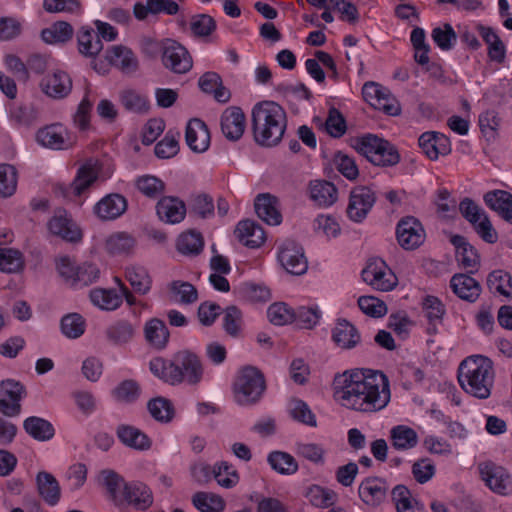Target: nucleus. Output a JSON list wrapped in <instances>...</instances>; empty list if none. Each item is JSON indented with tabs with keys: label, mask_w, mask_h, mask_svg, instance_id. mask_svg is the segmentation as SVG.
<instances>
[{
	"label": "nucleus",
	"mask_w": 512,
	"mask_h": 512,
	"mask_svg": "<svg viewBox=\"0 0 512 512\" xmlns=\"http://www.w3.org/2000/svg\"><path fill=\"white\" fill-rule=\"evenodd\" d=\"M116 433L120 442L131 449L147 451L152 446L151 439L137 427L122 424L118 426Z\"/></svg>",
	"instance_id": "nucleus-29"
},
{
	"label": "nucleus",
	"mask_w": 512,
	"mask_h": 512,
	"mask_svg": "<svg viewBox=\"0 0 512 512\" xmlns=\"http://www.w3.org/2000/svg\"><path fill=\"white\" fill-rule=\"evenodd\" d=\"M332 339L338 347L352 349L360 342V335L350 322L341 319L333 329Z\"/></svg>",
	"instance_id": "nucleus-40"
},
{
	"label": "nucleus",
	"mask_w": 512,
	"mask_h": 512,
	"mask_svg": "<svg viewBox=\"0 0 512 512\" xmlns=\"http://www.w3.org/2000/svg\"><path fill=\"white\" fill-rule=\"evenodd\" d=\"M362 96L371 107L388 115L396 116L401 112L400 104L390 90L377 82H366L362 87Z\"/></svg>",
	"instance_id": "nucleus-9"
},
{
	"label": "nucleus",
	"mask_w": 512,
	"mask_h": 512,
	"mask_svg": "<svg viewBox=\"0 0 512 512\" xmlns=\"http://www.w3.org/2000/svg\"><path fill=\"white\" fill-rule=\"evenodd\" d=\"M185 140L193 152H205L210 146V133L206 124L200 119L190 120L186 126Z\"/></svg>",
	"instance_id": "nucleus-26"
},
{
	"label": "nucleus",
	"mask_w": 512,
	"mask_h": 512,
	"mask_svg": "<svg viewBox=\"0 0 512 512\" xmlns=\"http://www.w3.org/2000/svg\"><path fill=\"white\" fill-rule=\"evenodd\" d=\"M148 411L150 415L159 422H170L174 417V407L172 403L165 398L158 397L148 402Z\"/></svg>",
	"instance_id": "nucleus-64"
},
{
	"label": "nucleus",
	"mask_w": 512,
	"mask_h": 512,
	"mask_svg": "<svg viewBox=\"0 0 512 512\" xmlns=\"http://www.w3.org/2000/svg\"><path fill=\"white\" fill-rule=\"evenodd\" d=\"M40 87L46 96L53 99H63L72 90V80L67 72L56 69L43 77Z\"/></svg>",
	"instance_id": "nucleus-21"
},
{
	"label": "nucleus",
	"mask_w": 512,
	"mask_h": 512,
	"mask_svg": "<svg viewBox=\"0 0 512 512\" xmlns=\"http://www.w3.org/2000/svg\"><path fill=\"white\" fill-rule=\"evenodd\" d=\"M154 501L153 492L150 487L141 481H131L124 486L120 503H126L136 510L145 511L149 509Z\"/></svg>",
	"instance_id": "nucleus-19"
},
{
	"label": "nucleus",
	"mask_w": 512,
	"mask_h": 512,
	"mask_svg": "<svg viewBox=\"0 0 512 512\" xmlns=\"http://www.w3.org/2000/svg\"><path fill=\"white\" fill-rule=\"evenodd\" d=\"M450 287L459 298L474 302L481 293L480 284L467 274H455L450 280Z\"/></svg>",
	"instance_id": "nucleus-33"
},
{
	"label": "nucleus",
	"mask_w": 512,
	"mask_h": 512,
	"mask_svg": "<svg viewBox=\"0 0 512 512\" xmlns=\"http://www.w3.org/2000/svg\"><path fill=\"white\" fill-rule=\"evenodd\" d=\"M24 386L16 380L6 379L0 382V412L13 417L21 411V400L25 396Z\"/></svg>",
	"instance_id": "nucleus-16"
},
{
	"label": "nucleus",
	"mask_w": 512,
	"mask_h": 512,
	"mask_svg": "<svg viewBox=\"0 0 512 512\" xmlns=\"http://www.w3.org/2000/svg\"><path fill=\"white\" fill-rule=\"evenodd\" d=\"M481 479L494 493L507 495L512 491L511 478L507 470L491 461L478 465Z\"/></svg>",
	"instance_id": "nucleus-14"
},
{
	"label": "nucleus",
	"mask_w": 512,
	"mask_h": 512,
	"mask_svg": "<svg viewBox=\"0 0 512 512\" xmlns=\"http://www.w3.org/2000/svg\"><path fill=\"white\" fill-rule=\"evenodd\" d=\"M168 294L172 301L180 304H191L198 298L196 288L189 282L180 280L168 284Z\"/></svg>",
	"instance_id": "nucleus-47"
},
{
	"label": "nucleus",
	"mask_w": 512,
	"mask_h": 512,
	"mask_svg": "<svg viewBox=\"0 0 512 512\" xmlns=\"http://www.w3.org/2000/svg\"><path fill=\"white\" fill-rule=\"evenodd\" d=\"M389 486L379 477H367L361 481L358 487L360 499L368 506L376 507L387 497Z\"/></svg>",
	"instance_id": "nucleus-23"
},
{
	"label": "nucleus",
	"mask_w": 512,
	"mask_h": 512,
	"mask_svg": "<svg viewBox=\"0 0 512 512\" xmlns=\"http://www.w3.org/2000/svg\"><path fill=\"white\" fill-rule=\"evenodd\" d=\"M495 371L491 359L483 355H471L458 367V382L467 394L477 399L490 397L494 386Z\"/></svg>",
	"instance_id": "nucleus-3"
},
{
	"label": "nucleus",
	"mask_w": 512,
	"mask_h": 512,
	"mask_svg": "<svg viewBox=\"0 0 512 512\" xmlns=\"http://www.w3.org/2000/svg\"><path fill=\"white\" fill-rule=\"evenodd\" d=\"M150 371L154 376L163 380L171 385L175 384L176 377V365L175 356L171 361L165 360L161 357L153 358L149 364Z\"/></svg>",
	"instance_id": "nucleus-57"
},
{
	"label": "nucleus",
	"mask_w": 512,
	"mask_h": 512,
	"mask_svg": "<svg viewBox=\"0 0 512 512\" xmlns=\"http://www.w3.org/2000/svg\"><path fill=\"white\" fill-rule=\"evenodd\" d=\"M419 146L431 160L447 155L451 151L449 139L442 133L425 132L419 137Z\"/></svg>",
	"instance_id": "nucleus-27"
},
{
	"label": "nucleus",
	"mask_w": 512,
	"mask_h": 512,
	"mask_svg": "<svg viewBox=\"0 0 512 512\" xmlns=\"http://www.w3.org/2000/svg\"><path fill=\"white\" fill-rule=\"evenodd\" d=\"M61 332L69 339H77L82 336L86 329V321L78 313H70L61 319Z\"/></svg>",
	"instance_id": "nucleus-60"
},
{
	"label": "nucleus",
	"mask_w": 512,
	"mask_h": 512,
	"mask_svg": "<svg viewBox=\"0 0 512 512\" xmlns=\"http://www.w3.org/2000/svg\"><path fill=\"white\" fill-rule=\"evenodd\" d=\"M144 337L148 344L158 350L164 349L169 341V331L165 323L158 318H151L144 324Z\"/></svg>",
	"instance_id": "nucleus-35"
},
{
	"label": "nucleus",
	"mask_w": 512,
	"mask_h": 512,
	"mask_svg": "<svg viewBox=\"0 0 512 512\" xmlns=\"http://www.w3.org/2000/svg\"><path fill=\"white\" fill-rule=\"evenodd\" d=\"M176 379L175 384L186 383L198 385L204 378L203 365L198 356L188 350L175 354Z\"/></svg>",
	"instance_id": "nucleus-10"
},
{
	"label": "nucleus",
	"mask_w": 512,
	"mask_h": 512,
	"mask_svg": "<svg viewBox=\"0 0 512 512\" xmlns=\"http://www.w3.org/2000/svg\"><path fill=\"white\" fill-rule=\"evenodd\" d=\"M234 233L238 241L249 248L260 247L266 239L262 227L251 220L240 221Z\"/></svg>",
	"instance_id": "nucleus-28"
},
{
	"label": "nucleus",
	"mask_w": 512,
	"mask_h": 512,
	"mask_svg": "<svg viewBox=\"0 0 512 512\" xmlns=\"http://www.w3.org/2000/svg\"><path fill=\"white\" fill-rule=\"evenodd\" d=\"M125 279L129 282L132 289L140 295H146L151 290L152 278L144 266L138 264L126 266Z\"/></svg>",
	"instance_id": "nucleus-38"
},
{
	"label": "nucleus",
	"mask_w": 512,
	"mask_h": 512,
	"mask_svg": "<svg viewBox=\"0 0 512 512\" xmlns=\"http://www.w3.org/2000/svg\"><path fill=\"white\" fill-rule=\"evenodd\" d=\"M192 504L200 512H223L224 499L211 492H197L192 497Z\"/></svg>",
	"instance_id": "nucleus-48"
},
{
	"label": "nucleus",
	"mask_w": 512,
	"mask_h": 512,
	"mask_svg": "<svg viewBox=\"0 0 512 512\" xmlns=\"http://www.w3.org/2000/svg\"><path fill=\"white\" fill-rule=\"evenodd\" d=\"M305 497L313 506L318 508H327L337 500V494L333 490L319 485L310 486L306 490Z\"/></svg>",
	"instance_id": "nucleus-58"
},
{
	"label": "nucleus",
	"mask_w": 512,
	"mask_h": 512,
	"mask_svg": "<svg viewBox=\"0 0 512 512\" xmlns=\"http://www.w3.org/2000/svg\"><path fill=\"white\" fill-rule=\"evenodd\" d=\"M213 479L222 488L231 489L239 483L240 476L232 464L227 461H219L215 463Z\"/></svg>",
	"instance_id": "nucleus-49"
},
{
	"label": "nucleus",
	"mask_w": 512,
	"mask_h": 512,
	"mask_svg": "<svg viewBox=\"0 0 512 512\" xmlns=\"http://www.w3.org/2000/svg\"><path fill=\"white\" fill-rule=\"evenodd\" d=\"M25 431L38 441H47L54 435L53 426L45 419L32 416L24 421Z\"/></svg>",
	"instance_id": "nucleus-50"
},
{
	"label": "nucleus",
	"mask_w": 512,
	"mask_h": 512,
	"mask_svg": "<svg viewBox=\"0 0 512 512\" xmlns=\"http://www.w3.org/2000/svg\"><path fill=\"white\" fill-rule=\"evenodd\" d=\"M162 63L174 73L183 74L192 67V58L180 43L172 39H165L161 43Z\"/></svg>",
	"instance_id": "nucleus-13"
},
{
	"label": "nucleus",
	"mask_w": 512,
	"mask_h": 512,
	"mask_svg": "<svg viewBox=\"0 0 512 512\" xmlns=\"http://www.w3.org/2000/svg\"><path fill=\"white\" fill-rule=\"evenodd\" d=\"M255 211L260 219L269 225H279L282 215L276 197L270 194H260L255 199Z\"/></svg>",
	"instance_id": "nucleus-32"
},
{
	"label": "nucleus",
	"mask_w": 512,
	"mask_h": 512,
	"mask_svg": "<svg viewBox=\"0 0 512 512\" xmlns=\"http://www.w3.org/2000/svg\"><path fill=\"white\" fill-rule=\"evenodd\" d=\"M134 333V327L128 321H118L106 330L107 338L116 345L128 343L133 338Z\"/></svg>",
	"instance_id": "nucleus-63"
},
{
	"label": "nucleus",
	"mask_w": 512,
	"mask_h": 512,
	"mask_svg": "<svg viewBox=\"0 0 512 512\" xmlns=\"http://www.w3.org/2000/svg\"><path fill=\"white\" fill-rule=\"evenodd\" d=\"M352 146L377 166H393L400 160V156L392 144L372 134L355 138Z\"/></svg>",
	"instance_id": "nucleus-6"
},
{
	"label": "nucleus",
	"mask_w": 512,
	"mask_h": 512,
	"mask_svg": "<svg viewBox=\"0 0 512 512\" xmlns=\"http://www.w3.org/2000/svg\"><path fill=\"white\" fill-rule=\"evenodd\" d=\"M25 268L24 254L16 248L0 247V271L7 274L21 273Z\"/></svg>",
	"instance_id": "nucleus-45"
},
{
	"label": "nucleus",
	"mask_w": 512,
	"mask_h": 512,
	"mask_svg": "<svg viewBox=\"0 0 512 512\" xmlns=\"http://www.w3.org/2000/svg\"><path fill=\"white\" fill-rule=\"evenodd\" d=\"M122 105L133 112L145 113L149 110L148 97L133 89H126L120 93Z\"/></svg>",
	"instance_id": "nucleus-61"
},
{
	"label": "nucleus",
	"mask_w": 512,
	"mask_h": 512,
	"mask_svg": "<svg viewBox=\"0 0 512 512\" xmlns=\"http://www.w3.org/2000/svg\"><path fill=\"white\" fill-rule=\"evenodd\" d=\"M267 462L272 470L281 475H293L298 471L296 459L289 453L283 451H272L267 456Z\"/></svg>",
	"instance_id": "nucleus-46"
},
{
	"label": "nucleus",
	"mask_w": 512,
	"mask_h": 512,
	"mask_svg": "<svg viewBox=\"0 0 512 512\" xmlns=\"http://www.w3.org/2000/svg\"><path fill=\"white\" fill-rule=\"evenodd\" d=\"M267 317L273 325L284 326L294 323L296 312L284 302H275L268 307Z\"/></svg>",
	"instance_id": "nucleus-55"
},
{
	"label": "nucleus",
	"mask_w": 512,
	"mask_h": 512,
	"mask_svg": "<svg viewBox=\"0 0 512 512\" xmlns=\"http://www.w3.org/2000/svg\"><path fill=\"white\" fill-rule=\"evenodd\" d=\"M374 192L367 187H358L352 190L347 206L348 218L355 222H362L375 203Z\"/></svg>",
	"instance_id": "nucleus-18"
},
{
	"label": "nucleus",
	"mask_w": 512,
	"mask_h": 512,
	"mask_svg": "<svg viewBox=\"0 0 512 512\" xmlns=\"http://www.w3.org/2000/svg\"><path fill=\"white\" fill-rule=\"evenodd\" d=\"M180 11L178 0H145L133 5V15L138 21H145L150 15L174 16Z\"/></svg>",
	"instance_id": "nucleus-20"
},
{
	"label": "nucleus",
	"mask_w": 512,
	"mask_h": 512,
	"mask_svg": "<svg viewBox=\"0 0 512 512\" xmlns=\"http://www.w3.org/2000/svg\"><path fill=\"white\" fill-rule=\"evenodd\" d=\"M73 28L67 22H56L41 32L42 40L47 44H60L71 39Z\"/></svg>",
	"instance_id": "nucleus-51"
},
{
	"label": "nucleus",
	"mask_w": 512,
	"mask_h": 512,
	"mask_svg": "<svg viewBox=\"0 0 512 512\" xmlns=\"http://www.w3.org/2000/svg\"><path fill=\"white\" fill-rule=\"evenodd\" d=\"M113 173L114 169L110 165H104L98 159L89 158L78 167L69 185L67 196L70 198L82 197L96 182L107 181Z\"/></svg>",
	"instance_id": "nucleus-4"
},
{
	"label": "nucleus",
	"mask_w": 512,
	"mask_h": 512,
	"mask_svg": "<svg viewBox=\"0 0 512 512\" xmlns=\"http://www.w3.org/2000/svg\"><path fill=\"white\" fill-rule=\"evenodd\" d=\"M362 278L368 285L380 291H391L398 283L396 275L380 258L368 261L362 271Z\"/></svg>",
	"instance_id": "nucleus-11"
},
{
	"label": "nucleus",
	"mask_w": 512,
	"mask_h": 512,
	"mask_svg": "<svg viewBox=\"0 0 512 512\" xmlns=\"http://www.w3.org/2000/svg\"><path fill=\"white\" fill-rule=\"evenodd\" d=\"M223 135L232 141L242 137L246 128V116L243 110L236 106L227 107L220 118Z\"/></svg>",
	"instance_id": "nucleus-22"
},
{
	"label": "nucleus",
	"mask_w": 512,
	"mask_h": 512,
	"mask_svg": "<svg viewBox=\"0 0 512 512\" xmlns=\"http://www.w3.org/2000/svg\"><path fill=\"white\" fill-rule=\"evenodd\" d=\"M111 66L123 72H132L138 67V59L129 47L121 44L113 45L106 50L103 59L92 62L93 70L100 75L108 74Z\"/></svg>",
	"instance_id": "nucleus-7"
},
{
	"label": "nucleus",
	"mask_w": 512,
	"mask_h": 512,
	"mask_svg": "<svg viewBox=\"0 0 512 512\" xmlns=\"http://www.w3.org/2000/svg\"><path fill=\"white\" fill-rule=\"evenodd\" d=\"M392 446L399 451H407L417 446L419 437L417 432L407 425H396L390 430Z\"/></svg>",
	"instance_id": "nucleus-42"
},
{
	"label": "nucleus",
	"mask_w": 512,
	"mask_h": 512,
	"mask_svg": "<svg viewBox=\"0 0 512 512\" xmlns=\"http://www.w3.org/2000/svg\"><path fill=\"white\" fill-rule=\"evenodd\" d=\"M38 145L54 151L71 149L76 143V137L62 123H52L38 129L35 135Z\"/></svg>",
	"instance_id": "nucleus-8"
},
{
	"label": "nucleus",
	"mask_w": 512,
	"mask_h": 512,
	"mask_svg": "<svg viewBox=\"0 0 512 512\" xmlns=\"http://www.w3.org/2000/svg\"><path fill=\"white\" fill-rule=\"evenodd\" d=\"M47 228L67 242L78 243L83 238L82 229L65 210L57 211L47 222Z\"/></svg>",
	"instance_id": "nucleus-15"
},
{
	"label": "nucleus",
	"mask_w": 512,
	"mask_h": 512,
	"mask_svg": "<svg viewBox=\"0 0 512 512\" xmlns=\"http://www.w3.org/2000/svg\"><path fill=\"white\" fill-rule=\"evenodd\" d=\"M422 309L431 328L435 331L437 325L442 323L446 309L444 304L435 296L428 295L423 299Z\"/></svg>",
	"instance_id": "nucleus-52"
},
{
	"label": "nucleus",
	"mask_w": 512,
	"mask_h": 512,
	"mask_svg": "<svg viewBox=\"0 0 512 512\" xmlns=\"http://www.w3.org/2000/svg\"><path fill=\"white\" fill-rule=\"evenodd\" d=\"M392 497L398 512H423L422 505L412 498L405 486H396L392 490Z\"/></svg>",
	"instance_id": "nucleus-59"
},
{
	"label": "nucleus",
	"mask_w": 512,
	"mask_h": 512,
	"mask_svg": "<svg viewBox=\"0 0 512 512\" xmlns=\"http://www.w3.org/2000/svg\"><path fill=\"white\" fill-rule=\"evenodd\" d=\"M136 246L135 238L127 232L110 234L104 242L105 251L112 256H129Z\"/></svg>",
	"instance_id": "nucleus-34"
},
{
	"label": "nucleus",
	"mask_w": 512,
	"mask_h": 512,
	"mask_svg": "<svg viewBox=\"0 0 512 512\" xmlns=\"http://www.w3.org/2000/svg\"><path fill=\"white\" fill-rule=\"evenodd\" d=\"M141 389L134 380H124L120 382L111 392L115 402L120 404H132L138 400Z\"/></svg>",
	"instance_id": "nucleus-53"
},
{
	"label": "nucleus",
	"mask_w": 512,
	"mask_h": 512,
	"mask_svg": "<svg viewBox=\"0 0 512 512\" xmlns=\"http://www.w3.org/2000/svg\"><path fill=\"white\" fill-rule=\"evenodd\" d=\"M296 312L294 323L304 329H312L319 324L322 312L318 305L300 306Z\"/></svg>",
	"instance_id": "nucleus-62"
},
{
	"label": "nucleus",
	"mask_w": 512,
	"mask_h": 512,
	"mask_svg": "<svg viewBox=\"0 0 512 512\" xmlns=\"http://www.w3.org/2000/svg\"><path fill=\"white\" fill-rule=\"evenodd\" d=\"M456 249V258L459 264L470 272L476 271L480 265V256L477 250L460 235L451 237Z\"/></svg>",
	"instance_id": "nucleus-30"
},
{
	"label": "nucleus",
	"mask_w": 512,
	"mask_h": 512,
	"mask_svg": "<svg viewBox=\"0 0 512 512\" xmlns=\"http://www.w3.org/2000/svg\"><path fill=\"white\" fill-rule=\"evenodd\" d=\"M37 489L40 496L49 505H56L60 500L61 490L56 478L46 472L40 471L36 476Z\"/></svg>",
	"instance_id": "nucleus-41"
},
{
	"label": "nucleus",
	"mask_w": 512,
	"mask_h": 512,
	"mask_svg": "<svg viewBox=\"0 0 512 512\" xmlns=\"http://www.w3.org/2000/svg\"><path fill=\"white\" fill-rule=\"evenodd\" d=\"M333 397L345 409L375 413L383 410L390 402L389 380L376 370H346L336 374L333 379Z\"/></svg>",
	"instance_id": "nucleus-1"
},
{
	"label": "nucleus",
	"mask_w": 512,
	"mask_h": 512,
	"mask_svg": "<svg viewBox=\"0 0 512 512\" xmlns=\"http://www.w3.org/2000/svg\"><path fill=\"white\" fill-rule=\"evenodd\" d=\"M478 34L487 45L489 59L496 63H503L506 57V46L496 32L490 27L478 25Z\"/></svg>",
	"instance_id": "nucleus-37"
},
{
	"label": "nucleus",
	"mask_w": 512,
	"mask_h": 512,
	"mask_svg": "<svg viewBox=\"0 0 512 512\" xmlns=\"http://www.w3.org/2000/svg\"><path fill=\"white\" fill-rule=\"evenodd\" d=\"M98 482L104 487L114 502H119L124 486L128 482L112 469H103L98 474Z\"/></svg>",
	"instance_id": "nucleus-44"
},
{
	"label": "nucleus",
	"mask_w": 512,
	"mask_h": 512,
	"mask_svg": "<svg viewBox=\"0 0 512 512\" xmlns=\"http://www.w3.org/2000/svg\"><path fill=\"white\" fill-rule=\"evenodd\" d=\"M487 285L493 293H498L505 297L512 296V278L504 270L492 271L487 278Z\"/></svg>",
	"instance_id": "nucleus-56"
},
{
	"label": "nucleus",
	"mask_w": 512,
	"mask_h": 512,
	"mask_svg": "<svg viewBox=\"0 0 512 512\" xmlns=\"http://www.w3.org/2000/svg\"><path fill=\"white\" fill-rule=\"evenodd\" d=\"M309 194L311 200L321 207H329L337 201V189L333 183L324 180H315L310 183Z\"/></svg>",
	"instance_id": "nucleus-39"
},
{
	"label": "nucleus",
	"mask_w": 512,
	"mask_h": 512,
	"mask_svg": "<svg viewBox=\"0 0 512 512\" xmlns=\"http://www.w3.org/2000/svg\"><path fill=\"white\" fill-rule=\"evenodd\" d=\"M484 202L504 220L512 222V194L503 190L490 191L484 195Z\"/></svg>",
	"instance_id": "nucleus-36"
},
{
	"label": "nucleus",
	"mask_w": 512,
	"mask_h": 512,
	"mask_svg": "<svg viewBox=\"0 0 512 512\" xmlns=\"http://www.w3.org/2000/svg\"><path fill=\"white\" fill-rule=\"evenodd\" d=\"M266 390L264 375L253 366L239 370L233 386L235 401L242 406L257 403Z\"/></svg>",
	"instance_id": "nucleus-5"
},
{
	"label": "nucleus",
	"mask_w": 512,
	"mask_h": 512,
	"mask_svg": "<svg viewBox=\"0 0 512 512\" xmlns=\"http://www.w3.org/2000/svg\"><path fill=\"white\" fill-rule=\"evenodd\" d=\"M252 131L255 142L262 147L278 145L287 128L285 109L275 101L256 103L251 112Z\"/></svg>",
	"instance_id": "nucleus-2"
},
{
	"label": "nucleus",
	"mask_w": 512,
	"mask_h": 512,
	"mask_svg": "<svg viewBox=\"0 0 512 512\" xmlns=\"http://www.w3.org/2000/svg\"><path fill=\"white\" fill-rule=\"evenodd\" d=\"M77 43L79 53L91 60H99V53L103 50V44L99 35L91 28L82 27L77 34Z\"/></svg>",
	"instance_id": "nucleus-31"
},
{
	"label": "nucleus",
	"mask_w": 512,
	"mask_h": 512,
	"mask_svg": "<svg viewBox=\"0 0 512 512\" xmlns=\"http://www.w3.org/2000/svg\"><path fill=\"white\" fill-rule=\"evenodd\" d=\"M89 298L94 306L104 311H114L122 304V295L114 289H92Z\"/></svg>",
	"instance_id": "nucleus-43"
},
{
	"label": "nucleus",
	"mask_w": 512,
	"mask_h": 512,
	"mask_svg": "<svg viewBox=\"0 0 512 512\" xmlns=\"http://www.w3.org/2000/svg\"><path fill=\"white\" fill-rule=\"evenodd\" d=\"M137 190L147 198L155 199L165 191V183L154 175H141L135 179Z\"/></svg>",
	"instance_id": "nucleus-54"
},
{
	"label": "nucleus",
	"mask_w": 512,
	"mask_h": 512,
	"mask_svg": "<svg viewBox=\"0 0 512 512\" xmlns=\"http://www.w3.org/2000/svg\"><path fill=\"white\" fill-rule=\"evenodd\" d=\"M127 209V200L124 196L113 193L101 198L93 207L94 214L103 221L115 220Z\"/></svg>",
	"instance_id": "nucleus-25"
},
{
	"label": "nucleus",
	"mask_w": 512,
	"mask_h": 512,
	"mask_svg": "<svg viewBox=\"0 0 512 512\" xmlns=\"http://www.w3.org/2000/svg\"><path fill=\"white\" fill-rule=\"evenodd\" d=\"M281 267L292 275H302L308 269V261L301 245L293 240L283 241L277 252Z\"/></svg>",
	"instance_id": "nucleus-12"
},
{
	"label": "nucleus",
	"mask_w": 512,
	"mask_h": 512,
	"mask_svg": "<svg viewBox=\"0 0 512 512\" xmlns=\"http://www.w3.org/2000/svg\"><path fill=\"white\" fill-rule=\"evenodd\" d=\"M186 205L178 197L164 196L157 202L156 214L166 224H178L185 219Z\"/></svg>",
	"instance_id": "nucleus-24"
},
{
	"label": "nucleus",
	"mask_w": 512,
	"mask_h": 512,
	"mask_svg": "<svg viewBox=\"0 0 512 512\" xmlns=\"http://www.w3.org/2000/svg\"><path fill=\"white\" fill-rule=\"evenodd\" d=\"M396 238L405 250H414L421 246L426 238L422 224L414 217L401 219L396 227Z\"/></svg>",
	"instance_id": "nucleus-17"
}]
</instances>
